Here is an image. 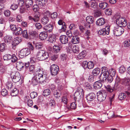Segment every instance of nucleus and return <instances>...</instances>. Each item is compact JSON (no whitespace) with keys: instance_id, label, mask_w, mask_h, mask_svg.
<instances>
[{"instance_id":"obj_24","label":"nucleus","mask_w":130,"mask_h":130,"mask_svg":"<svg viewBox=\"0 0 130 130\" xmlns=\"http://www.w3.org/2000/svg\"><path fill=\"white\" fill-rule=\"evenodd\" d=\"M95 97V94L93 93H89L86 96V99L88 101H92Z\"/></svg>"},{"instance_id":"obj_54","label":"nucleus","mask_w":130,"mask_h":130,"mask_svg":"<svg viewBox=\"0 0 130 130\" xmlns=\"http://www.w3.org/2000/svg\"><path fill=\"white\" fill-rule=\"evenodd\" d=\"M125 68L124 66H122L119 68V72L121 73H124L125 72Z\"/></svg>"},{"instance_id":"obj_48","label":"nucleus","mask_w":130,"mask_h":130,"mask_svg":"<svg viewBox=\"0 0 130 130\" xmlns=\"http://www.w3.org/2000/svg\"><path fill=\"white\" fill-rule=\"evenodd\" d=\"M6 45L5 43H3L1 44L0 46V51L1 52H3L6 50Z\"/></svg>"},{"instance_id":"obj_59","label":"nucleus","mask_w":130,"mask_h":130,"mask_svg":"<svg viewBox=\"0 0 130 130\" xmlns=\"http://www.w3.org/2000/svg\"><path fill=\"white\" fill-rule=\"evenodd\" d=\"M30 95L31 98L34 99L37 96V93L36 92H33L30 93Z\"/></svg>"},{"instance_id":"obj_22","label":"nucleus","mask_w":130,"mask_h":130,"mask_svg":"<svg viewBox=\"0 0 130 130\" xmlns=\"http://www.w3.org/2000/svg\"><path fill=\"white\" fill-rule=\"evenodd\" d=\"M105 23V19L103 18L99 19L96 22V24L98 25L102 26L104 25Z\"/></svg>"},{"instance_id":"obj_34","label":"nucleus","mask_w":130,"mask_h":130,"mask_svg":"<svg viewBox=\"0 0 130 130\" xmlns=\"http://www.w3.org/2000/svg\"><path fill=\"white\" fill-rule=\"evenodd\" d=\"M86 55L85 51H84L80 53L77 56V58L78 59L83 58Z\"/></svg>"},{"instance_id":"obj_17","label":"nucleus","mask_w":130,"mask_h":130,"mask_svg":"<svg viewBox=\"0 0 130 130\" xmlns=\"http://www.w3.org/2000/svg\"><path fill=\"white\" fill-rule=\"evenodd\" d=\"M113 77L108 75L103 78V81L107 83H110L113 81Z\"/></svg>"},{"instance_id":"obj_14","label":"nucleus","mask_w":130,"mask_h":130,"mask_svg":"<svg viewBox=\"0 0 130 130\" xmlns=\"http://www.w3.org/2000/svg\"><path fill=\"white\" fill-rule=\"evenodd\" d=\"M122 83H121V84L128 86V89H129L130 88V79L129 78H124L122 79Z\"/></svg>"},{"instance_id":"obj_46","label":"nucleus","mask_w":130,"mask_h":130,"mask_svg":"<svg viewBox=\"0 0 130 130\" xmlns=\"http://www.w3.org/2000/svg\"><path fill=\"white\" fill-rule=\"evenodd\" d=\"M23 37L26 39H28L29 38V36L27 33V30H24L22 31V33Z\"/></svg>"},{"instance_id":"obj_26","label":"nucleus","mask_w":130,"mask_h":130,"mask_svg":"<svg viewBox=\"0 0 130 130\" xmlns=\"http://www.w3.org/2000/svg\"><path fill=\"white\" fill-rule=\"evenodd\" d=\"M24 100L25 102H27L28 106L31 107L32 106L33 102L32 100L29 98V96H26Z\"/></svg>"},{"instance_id":"obj_36","label":"nucleus","mask_w":130,"mask_h":130,"mask_svg":"<svg viewBox=\"0 0 130 130\" xmlns=\"http://www.w3.org/2000/svg\"><path fill=\"white\" fill-rule=\"evenodd\" d=\"M56 39V38L55 35L53 34L50 36L48 40L50 42L53 43L55 42Z\"/></svg>"},{"instance_id":"obj_60","label":"nucleus","mask_w":130,"mask_h":130,"mask_svg":"<svg viewBox=\"0 0 130 130\" xmlns=\"http://www.w3.org/2000/svg\"><path fill=\"white\" fill-rule=\"evenodd\" d=\"M4 15L6 17H9L10 14V11L9 10H5L4 12Z\"/></svg>"},{"instance_id":"obj_12","label":"nucleus","mask_w":130,"mask_h":130,"mask_svg":"<svg viewBox=\"0 0 130 130\" xmlns=\"http://www.w3.org/2000/svg\"><path fill=\"white\" fill-rule=\"evenodd\" d=\"M110 32V26H107L105 28H103L99 30L98 33L99 35H104L106 34L108 35Z\"/></svg>"},{"instance_id":"obj_2","label":"nucleus","mask_w":130,"mask_h":130,"mask_svg":"<svg viewBox=\"0 0 130 130\" xmlns=\"http://www.w3.org/2000/svg\"><path fill=\"white\" fill-rule=\"evenodd\" d=\"M36 56L37 59L39 60H43L48 58V53L45 50H41L37 52Z\"/></svg>"},{"instance_id":"obj_49","label":"nucleus","mask_w":130,"mask_h":130,"mask_svg":"<svg viewBox=\"0 0 130 130\" xmlns=\"http://www.w3.org/2000/svg\"><path fill=\"white\" fill-rule=\"evenodd\" d=\"M91 85L88 82H86L84 85V86L87 89L91 90L92 89Z\"/></svg>"},{"instance_id":"obj_41","label":"nucleus","mask_w":130,"mask_h":130,"mask_svg":"<svg viewBox=\"0 0 130 130\" xmlns=\"http://www.w3.org/2000/svg\"><path fill=\"white\" fill-rule=\"evenodd\" d=\"M73 52L74 53H78L79 51V48L78 45H75L72 48Z\"/></svg>"},{"instance_id":"obj_7","label":"nucleus","mask_w":130,"mask_h":130,"mask_svg":"<svg viewBox=\"0 0 130 130\" xmlns=\"http://www.w3.org/2000/svg\"><path fill=\"white\" fill-rule=\"evenodd\" d=\"M84 93L83 89L80 87L77 88V91L75 92L74 94V100L76 99H79L81 98V95H84Z\"/></svg>"},{"instance_id":"obj_38","label":"nucleus","mask_w":130,"mask_h":130,"mask_svg":"<svg viewBox=\"0 0 130 130\" xmlns=\"http://www.w3.org/2000/svg\"><path fill=\"white\" fill-rule=\"evenodd\" d=\"M22 30L21 28L19 27H17L16 30L14 31L16 35H21L22 33Z\"/></svg>"},{"instance_id":"obj_23","label":"nucleus","mask_w":130,"mask_h":130,"mask_svg":"<svg viewBox=\"0 0 130 130\" xmlns=\"http://www.w3.org/2000/svg\"><path fill=\"white\" fill-rule=\"evenodd\" d=\"M47 37V34L46 32L43 31L41 32L39 35L40 39L42 40H45Z\"/></svg>"},{"instance_id":"obj_1","label":"nucleus","mask_w":130,"mask_h":130,"mask_svg":"<svg viewBox=\"0 0 130 130\" xmlns=\"http://www.w3.org/2000/svg\"><path fill=\"white\" fill-rule=\"evenodd\" d=\"M43 72L42 69L39 68L36 71L35 73H34V76L31 80L33 85H36L39 82L41 84L45 82L46 78L45 76L43 77Z\"/></svg>"},{"instance_id":"obj_30","label":"nucleus","mask_w":130,"mask_h":130,"mask_svg":"<svg viewBox=\"0 0 130 130\" xmlns=\"http://www.w3.org/2000/svg\"><path fill=\"white\" fill-rule=\"evenodd\" d=\"M25 3L26 7L27 8L33 5V1L32 0H26Z\"/></svg>"},{"instance_id":"obj_52","label":"nucleus","mask_w":130,"mask_h":130,"mask_svg":"<svg viewBox=\"0 0 130 130\" xmlns=\"http://www.w3.org/2000/svg\"><path fill=\"white\" fill-rule=\"evenodd\" d=\"M12 57V56L10 54H7L5 55L3 57V59L4 60H10Z\"/></svg>"},{"instance_id":"obj_39","label":"nucleus","mask_w":130,"mask_h":130,"mask_svg":"<svg viewBox=\"0 0 130 130\" xmlns=\"http://www.w3.org/2000/svg\"><path fill=\"white\" fill-rule=\"evenodd\" d=\"M100 72V69L98 68L94 69L92 71L93 75L95 76H97Z\"/></svg>"},{"instance_id":"obj_31","label":"nucleus","mask_w":130,"mask_h":130,"mask_svg":"<svg viewBox=\"0 0 130 130\" xmlns=\"http://www.w3.org/2000/svg\"><path fill=\"white\" fill-rule=\"evenodd\" d=\"M53 26L52 24L50 23L45 27V29L47 31L51 32L52 31Z\"/></svg>"},{"instance_id":"obj_18","label":"nucleus","mask_w":130,"mask_h":130,"mask_svg":"<svg viewBox=\"0 0 130 130\" xmlns=\"http://www.w3.org/2000/svg\"><path fill=\"white\" fill-rule=\"evenodd\" d=\"M53 95L56 99H59L61 95V92L59 90H54L53 91Z\"/></svg>"},{"instance_id":"obj_11","label":"nucleus","mask_w":130,"mask_h":130,"mask_svg":"<svg viewBox=\"0 0 130 130\" xmlns=\"http://www.w3.org/2000/svg\"><path fill=\"white\" fill-rule=\"evenodd\" d=\"M86 21L88 24H85V27L87 28H90L91 26L90 24L93 23L94 22L93 17L90 16H88L86 17Z\"/></svg>"},{"instance_id":"obj_51","label":"nucleus","mask_w":130,"mask_h":130,"mask_svg":"<svg viewBox=\"0 0 130 130\" xmlns=\"http://www.w3.org/2000/svg\"><path fill=\"white\" fill-rule=\"evenodd\" d=\"M54 51L55 53L59 52L60 50V47L57 45H54L53 47Z\"/></svg>"},{"instance_id":"obj_64","label":"nucleus","mask_w":130,"mask_h":130,"mask_svg":"<svg viewBox=\"0 0 130 130\" xmlns=\"http://www.w3.org/2000/svg\"><path fill=\"white\" fill-rule=\"evenodd\" d=\"M12 57H11V59L12 62H14L17 61L18 58L15 55H13L12 56Z\"/></svg>"},{"instance_id":"obj_50","label":"nucleus","mask_w":130,"mask_h":130,"mask_svg":"<svg viewBox=\"0 0 130 130\" xmlns=\"http://www.w3.org/2000/svg\"><path fill=\"white\" fill-rule=\"evenodd\" d=\"M90 6L91 7L94 9H96L97 8V3L95 1L90 3Z\"/></svg>"},{"instance_id":"obj_15","label":"nucleus","mask_w":130,"mask_h":130,"mask_svg":"<svg viewBox=\"0 0 130 130\" xmlns=\"http://www.w3.org/2000/svg\"><path fill=\"white\" fill-rule=\"evenodd\" d=\"M22 41L21 38L20 37H17L14 39L13 41L12 44L13 46H15L18 44Z\"/></svg>"},{"instance_id":"obj_62","label":"nucleus","mask_w":130,"mask_h":130,"mask_svg":"<svg viewBox=\"0 0 130 130\" xmlns=\"http://www.w3.org/2000/svg\"><path fill=\"white\" fill-rule=\"evenodd\" d=\"M58 16V14L57 12H55L51 14V17L53 19H55L57 18Z\"/></svg>"},{"instance_id":"obj_10","label":"nucleus","mask_w":130,"mask_h":130,"mask_svg":"<svg viewBox=\"0 0 130 130\" xmlns=\"http://www.w3.org/2000/svg\"><path fill=\"white\" fill-rule=\"evenodd\" d=\"M117 24L120 27L125 26L126 22L125 19L122 17L118 16L116 20Z\"/></svg>"},{"instance_id":"obj_47","label":"nucleus","mask_w":130,"mask_h":130,"mask_svg":"<svg viewBox=\"0 0 130 130\" xmlns=\"http://www.w3.org/2000/svg\"><path fill=\"white\" fill-rule=\"evenodd\" d=\"M94 65V63L93 62L89 61L88 62L87 68L89 69H91L93 68Z\"/></svg>"},{"instance_id":"obj_57","label":"nucleus","mask_w":130,"mask_h":130,"mask_svg":"<svg viewBox=\"0 0 130 130\" xmlns=\"http://www.w3.org/2000/svg\"><path fill=\"white\" fill-rule=\"evenodd\" d=\"M6 71V69L5 67L3 66H1L0 67V73L1 74H3Z\"/></svg>"},{"instance_id":"obj_27","label":"nucleus","mask_w":130,"mask_h":130,"mask_svg":"<svg viewBox=\"0 0 130 130\" xmlns=\"http://www.w3.org/2000/svg\"><path fill=\"white\" fill-rule=\"evenodd\" d=\"M11 95L12 96H17L19 93V90L15 87L13 88L12 90H10Z\"/></svg>"},{"instance_id":"obj_4","label":"nucleus","mask_w":130,"mask_h":130,"mask_svg":"<svg viewBox=\"0 0 130 130\" xmlns=\"http://www.w3.org/2000/svg\"><path fill=\"white\" fill-rule=\"evenodd\" d=\"M50 71L52 75H56L59 72V67L56 64H52L50 67Z\"/></svg>"},{"instance_id":"obj_28","label":"nucleus","mask_w":130,"mask_h":130,"mask_svg":"<svg viewBox=\"0 0 130 130\" xmlns=\"http://www.w3.org/2000/svg\"><path fill=\"white\" fill-rule=\"evenodd\" d=\"M80 39L78 36H73L72 39V42L74 44L78 43L80 41Z\"/></svg>"},{"instance_id":"obj_44","label":"nucleus","mask_w":130,"mask_h":130,"mask_svg":"<svg viewBox=\"0 0 130 130\" xmlns=\"http://www.w3.org/2000/svg\"><path fill=\"white\" fill-rule=\"evenodd\" d=\"M68 101V98L66 96H63L61 97V102L62 103H63L65 105H67Z\"/></svg>"},{"instance_id":"obj_6","label":"nucleus","mask_w":130,"mask_h":130,"mask_svg":"<svg viewBox=\"0 0 130 130\" xmlns=\"http://www.w3.org/2000/svg\"><path fill=\"white\" fill-rule=\"evenodd\" d=\"M124 31V29L121 27L115 28L113 30V34L116 36H119L121 35L123 33Z\"/></svg>"},{"instance_id":"obj_5","label":"nucleus","mask_w":130,"mask_h":130,"mask_svg":"<svg viewBox=\"0 0 130 130\" xmlns=\"http://www.w3.org/2000/svg\"><path fill=\"white\" fill-rule=\"evenodd\" d=\"M11 77H12V81L14 83L18 82L21 79L20 74L18 72L15 73L12 72L11 74Z\"/></svg>"},{"instance_id":"obj_45","label":"nucleus","mask_w":130,"mask_h":130,"mask_svg":"<svg viewBox=\"0 0 130 130\" xmlns=\"http://www.w3.org/2000/svg\"><path fill=\"white\" fill-rule=\"evenodd\" d=\"M126 97L125 94L124 93H120L118 95L119 99L120 100L124 99Z\"/></svg>"},{"instance_id":"obj_16","label":"nucleus","mask_w":130,"mask_h":130,"mask_svg":"<svg viewBox=\"0 0 130 130\" xmlns=\"http://www.w3.org/2000/svg\"><path fill=\"white\" fill-rule=\"evenodd\" d=\"M102 72L101 74H102L104 77L106 76L109 75V70L107 68L105 67H102Z\"/></svg>"},{"instance_id":"obj_3","label":"nucleus","mask_w":130,"mask_h":130,"mask_svg":"<svg viewBox=\"0 0 130 130\" xmlns=\"http://www.w3.org/2000/svg\"><path fill=\"white\" fill-rule=\"evenodd\" d=\"M107 93L105 91L100 90L97 93L98 100L100 102L104 101L107 96Z\"/></svg>"},{"instance_id":"obj_53","label":"nucleus","mask_w":130,"mask_h":130,"mask_svg":"<svg viewBox=\"0 0 130 130\" xmlns=\"http://www.w3.org/2000/svg\"><path fill=\"white\" fill-rule=\"evenodd\" d=\"M105 88L107 91L110 92H112L113 91L112 87L110 85H107L105 86Z\"/></svg>"},{"instance_id":"obj_61","label":"nucleus","mask_w":130,"mask_h":130,"mask_svg":"<svg viewBox=\"0 0 130 130\" xmlns=\"http://www.w3.org/2000/svg\"><path fill=\"white\" fill-rule=\"evenodd\" d=\"M8 94L7 91L5 89H3L2 90L1 92L2 95L4 96L7 95Z\"/></svg>"},{"instance_id":"obj_35","label":"nucleus","mask_w":130,"mask_h":130,"mask_svg":"<svg viewBox=\"0 0 130 130\" xmlns=\"http://www.w3.org/2000/svg\"><path fill=\"white\" fill-rule=\"evenodd\" d=\"M108 5V4L105 2H102L99 4L100 8L102 9H104L107 8Z\"/></svg>"},{"instance_id":"obj_37","label":"nucleus","mask_w":130,"mask_h":130,"mask_svg":"<svg viewBox=\"0 0 130 130\" xmlns=\"http://www.w3.org/2000/svg\"><path fill=\"white\" fill-rule=\"evenodd\" d=\"M41 21L42 24L45 25L49 21V19L48 17L44 16L42 19Z\"/></svg>"},{"instance_id":"obj_40","label":"nucleus","mask_w":130,"mask_h":130,"mask_svg":"<svg viewBox=\"0 0 130 130\" xmlns=\"http://www.w3.org/2000/svg\"><path fill=\"white\" fill-rule=\"evenodd\" d=\"M122 79H121L118 76H117L116 78L115 86H117L120 84L121 82L122 83Z\"/></svg>"},{"instance_id":"obj_43","label":"nucleus","mask_w":130,"mask_h":130,"mask_svg":"<svg viewBox=\"0 0 130 130\" xmlns=\"http://www.w3.org/2000/svg\"><path fill=\"white\" fill-rule=\"evenodd\" d=\"M116 73L115 69L111 68L109 70V75L113 77L115 75Z\"/></svg>"},{"instance_id":"obj_9","label":"nucleus","mask_w":130,"mask_h":130,"mask_svg":"<svg viewBox=\"0 0 130 130\" xmlns=\"http://www.w3.org/2000/svg\"><path fill=\"white\" fill-rule=\"evenodd\" d=\"M30 53L29 49L28 48H25L21 50L19 53V57L21 58H22L25 57Z\"/></svg>"},{"instance_id":"obj_21","label":"nucleus","mask_w":130,"mask_h":130,"mask_svg":"<svg viewBox=\"0 0 130 130\" xmlns=\"http://www.w3.org/2000/svg\"><path fill=\"white\" fill-rule=\"evenodd\" d=\"M36 3L39 6V8H41L47 2V0H36Z\"/></svg>"},{"instance_id":"obj_13","label":"nucleus","mask_w":130,"mask_h":130,"mask_svg":"<svg viewBox=\"0 0 130 130\" xmlns=\"http://www.w3.org/2000/svg\"><path fill=\"white\" fill-rule=\"evenodd\" d=\"M59 40L61 43L63 44H66L68 42V37L64 35H61L60 36Z\"/></svg>"},{"instance_id":"obj_29","label":"nucleus","mask_w":130,"mask_h":130,"mask_svg":"<svg viewBox=\"0 0 130 130\" xmlns=\"http://www.w3.org/2000/svg\"><path fill=\"white\" fill-rule=\"evenodd\" d=\"M24 64L22 62H17L16 63V67L18 69H22L24 67Z\"/></svg>"},{"instance_id":"obj_55","label":"nucleus","mask_w":130,"mask_h":130,"mask_svg":"<svg viewBox=\"0 0 130 130\" xmlns=\"http://www.w3.org/2000/svg\"><path fill=\"white\" fill-rule=\"evenodd\" d=\"M123 45L125 47H127L130 46V40H127L124 42Z\"/></svg>"},{"instance_id":"obj_32","label":"nucleus","mask_w":130,"mask_h":130,"mask_svg":"<svg viewBox=\"0 0 130 130\" xmlns=\"http://www.w3.org/2000/svg\"><path fill=\"white\" fill-rule=\"evenodd\" d=\"M6 86L8 89L10 90H12V89L15 87L12 83L11 82L9 81L7 82Z\"/></svg>"},{"instance_id":"obj_8","label":"nucleus","mask_w":130,"mask_h":130,"mask_svg":"<svg viewBox=\"0 0 130 130\" xmlns=\"http://www.w3.org/2000/svg\"><path fill=\"white\" fill-rule=\"evenodd\" d=\"M40 14L38 12H35L34 14L33 17L29 16L28 17L29 20L32 21H33L35 22H38L40 20Z\"/></svg>"},{"instance_id":"obj_56","label":"nucleus","mask_w":130,"mask_h":130,"mask_svg":"<svg viewBox=\"0 0 130 130\" xmlns=\"http://www.w3.org/2000/svg\"><path fill=\"white\" fill-rule=\"evenodd\" d=\"M18 7V5L16 4L13 3L12 4L10 7L11 9L13 10H16Z\"/></svg>"},{"instance_id":"obj_63","label":"nucleus","mask_w":130,"mask_h":130,"mask_svg":"<svg viewBox=\"0 0 130 130\" xmlns=\"http://www.w3.org/2000/svg\"><path fill=\"white\" fill-rule=\"evenodd\" d=\"M36 28L38 29H39L42 27V25L41 24L39 23H36L35 25Z\"/></svg>"},{"instance_id":"obj_42","label":"nucleus","mask_w":130,"mask_h":130,"mask_svg":"<svg viewBox=\"0 0 130 130\" xmlns=\"http://www.w3.org/2000/svg\"><path fill=\"white\" fill-rule=\"evenodd\" d=\"M51 91L50 90L48 89H47L44 90L43 93V95L44 96H47L50 94Z\"/></svg>"},{"instance_id":"obj_25","label":"nucleus","mask_w":130,"mask_h":130,"mask_svg":"<svg viewBox=\"0 0 130 130\" xmlns=\"http://www.w3.org/2000/svg\"><path fill=\"white\" fill-rule=\"evenodd\" d=\"M40 68L37 69V70L36 69L35 66L34 65H31L29 66V71L30 73H35L36 71Z\"/></svg>"},{"instance_id":"obj_20","label":"nucleus","mask_w":130,"mask_h":130,"mask_svg":"<svg viewBox=\"0 0 130 130\" xmlns=\"http://www.w3.org/2000/svg\"><path fill=\"white\" fill-rule=\"evenodd\" d=\"M12 38V37L9 35H6L4 37L3 39L5 42L7 44L11 43V42Z\"/></svg>"},{"instance_id":"obj_33","label":"nucleus","mask_w":130,"mask_h":130,"mask_svg":"<svg viewBox=\"0 0 130 130\" xmlns=\"http://www.w3.org/2000/svg\"><path fill=\"white\" fill-rule=\"evenodd\" d=\"M29 38L32 39L37 35V34L35 31H32L30 32L29 33Z\"/></svg>"},{"instance_id":"obj_58","label":"nucleus","mask_w":130,"mask_h":130,"mask_svg":"<svg viewBox=\"0 0 130 130\" xmlns=\"http://www.w3.org/2000/svg\"><path fill=\"white\" fill-rule=\"evenodd\" d=\"M10 27L11 30L14 31L16 30L17 27L15 25L13 24L10 25Z\"/></svg>"},{"instance_id":"obj_19","label":"nucleus","mask_w":130,"mask_h":130,"mask_svg":"<svg viewBox=\"0 0 130 130\" xmlns=\"http://www.w3.org/2000/svg\"><path fill=\"white\" fill-rule=\"evenodd\" d=\"M101 81L99 80L95 82L94 85V88L96 90H98L101 88L102 84L101 83Z\"/></svg>"}]
</instances>
